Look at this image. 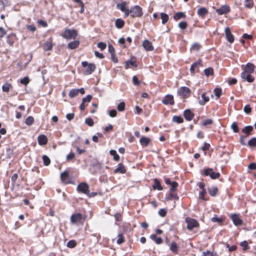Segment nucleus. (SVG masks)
<instances>
[{"label":"nucleus","instance_id":"obj_6","mask_svg":"<svg viewBox=\"0 0 256 256\" xmlns=\"http://www.w3.org/2000/svg\"><path fill=\"white\" fill-rule=\"evenodd\" d=\"M76 190L78 192L86 194H88L89 186L86 182H82L78 186Z\"/></svg>","mask_w":256,"mask_h":256},{"label":"nucleus","instance_id":"obj_55","mask_svg":"<svg viewBox=\"0 0 256 256\" xmlns=\"http://www.w3.org/2000/svg\"><path fill=\"white\" fill-rule=\"evenodd\" d=\"M178 27L182 30H184L187 27V24L185 22H181L178 24Z\"/></svg>","mask_w":256,"mask_h":256},{"label":"nucleus","instance_id":"obj_22","mask_svg":"<svg viewBox=\"0 0 256 256\" xmlns=\"http://www.w3.org/2000/svg\"><path fill=\"white\" fill-rule=\"evenodd\" d=\"M80 44V42L78 40H74L70 42L68 44V47L72 50L76 48Z\"/></svg>","mask_w":256,"mask_h":256},{"label":"nucleus","instance_id":"obj_14","mask_svg":"<svg viewBox=\"0 0 256 256\" xmlns=\"http://www.w3.org/2000/svg\"><path fill=\"white\" fill-rule=\"evenodd\" d=\"M230 10V7L226 5H224L220 8L216 10V12L219 14H223L228 12Z\"/></svg>","mask_w":256,"mask_h":256},{"label":"nucleus","instance_id":"obj_60","mask_svg":"<svg viewBox=\"0 0 256 256\" xmlns=\"http://www.w3.org/2000/svg\"><path fill=\"white\" fill-rule=\"evenodd\" d=\"M20 82L22 84L26 85L29 82V78L28 77L26 76L23 78L21 79Z\"/></svg>","mask_w":256,"mask_h":256},{"label":"nucleus","instance_id":"obj_64","mask_svg":"<svg viewBox=\"0 0 256 256\" xmlns=\"http://www.w3.org/2000/svg\"><path fill=\"white\" fill-rule=\"evenodd\" d=\"M92 96L91 95H88L86 97L84 98H82V102L83 103L86 102H90V100H92Z\"/></svg>","mask_w":256,"mask_h":256},{"label":"nucleus","instance_id":"obj_59","mask_svg":"<svg viewBox=\"0 0 256 256\" xmlns=\"http://www.w3.org/2000/svg\"><path fill=\"white\" fill-rule=\"evenodd\" d=\"M76 246V242L74 240H70L67 244V246L68 248H74Z\"/></svg>","mask_w":256,"mask_h":256},{"label":"nucleus","instance_id":"obj_5","mask_svg":"<svg viewBox=\"0 0 256 256\" xmlns=\"http://www.w3.org/2000/svg\"><path fill=\"white\" fill-rule=\"evenodd\" d=\"M186 222L187 223V228L189 230H192L194 228L198 226V222L194 218H186Z\"/></svg>","mask_w":256,"mask_h":256},{"label":"nucleus","instance_id":"obj_25","mask_svg":"<svg viewBox=\"0 0 256 256\" xmlns=\"http://www.w3.org/2000/svg\"><path fill=\"white\" fill-rule=\"evenodd\" d=\"M170 250L174 254H177L178 250V246L176 242H172L170 246Z\"/></svg>","mask_w":256,"mask_h":256},{"label":"nucleus","instance_id":"obj_54","mask_svg":"<svg viewBox=\"0 0 256 256\" xmlns=\"http://www.w3.org/2000/svg\"><path fill=\"white\" fill-rule=\"evenodd\" d=\"M240 246L242 247L244 250H246L248 248V242L246 240L242 242H240Z\"/></svg>","mask_w":256,"mask_h":256},{"label":"nucleus","instance_id":"obj_32","mask_svg":"<svg viewBox=\"0 0 256 256\" xmlns=\"http://www.w3.org/2000/svg\"><path fill=\"white\" fill-rule=\"evenodd\" d=\"M160 16L162 20V24H165L168 20V16L166 13L162 12L160 14Z\"/></svg>","mask_w":256,"mask_h":256},{"label":"nucleus","instance_id":"obj_10","mask_svg":"<svg viewBox=\"0 0 256 256\" xmlns=\"http://www.w3.org/2000/svg\"><path fill=\"white\" fill-rule=\"evenodd\" d=\"M6 42L10 46H12L17 38L14 34L12 33L7 36Z\"/></svg>","mask_w":256,"mask_h":256},{"label":"nucleus","instance_id":"obj_36","mask_svg":"<svg viewBox=\"0 0 256 256\" xmlns=\"http://www.w3.org/2000/svg\"><path fill=\"white\" fill-rule=\"evenodd\" d=\"M172 121L178 124H180L183 122L182 118L180 116H174L172 118Z\"/></svg>","mask_w":256,"mask_h":256},{"label":"nucleus","instance_id":"obj_50","mask_svg":"<svg viewBox=\"0 0 256 256\" xmlns=\"http://www.w3.org/2000/svg\"><path fill=\"white\" fill-rule=\"evenodd\" d=\"M85 124L88 126H92L94 125V122L91 118H88L85 120Z\"/></svg>","mask_w":256,"mask_h":256},{"label":"nucleus","instance_id":"obj_1","mask_svg":"<svg viewBox=\"0 0 256 256\" xmlns=\"http://www.w3.org/2000/svg\"><path fill=\"white\" fill-rule=\"evenodd\" d=\"M82 66L85 68L84 71V74L88 75L91 74L96 70V66L94 64H88L86 62H82Z\"/></svg>","mask_w":256,"mask_h":256},{"label":"nucleus","instance_id":"obj_56","mask_svg":"<svg viewBox=\"0 0 256 256\" xmlns=\"http://www.w3.org/2000/svg\"><path fill=\"white\" fill-rule=\"evenodd\" d=\"M231 128L234 132H238V128L236 122H233L232 124Z\"/></svg>","mask_w":256,"mask_h":256},{"label":"nucleus","instance_id":"obj_33","mask_svg":"<svg viewBox=\"0 0 256 256\" xmlns=\"http://www.w3.org/2000/svg\"><path fill=\"white\" fill-rule=\"evenodd\" d=\"M185 16H186V15L184 14V13H183L182 12H178L176 13L174 16V18L175 20H178L182 18H184Z\"/></svg>","mask_w":256,"mask_h":256},{"label":"nucleus","instance_id":"obj_8","mask_svg":"<svg viewBox=\"0 0 256 256\" xmlns=\"http://www.w3.org/2000/svg\"><path fill=\"white\" fill-rule=\"evenodd\" d=\"M204 174L206 176H209L212 179H216L219 178L220 174L219 172H214L212 169L208 168L204 170Z\"/></svg>","mask_w":256,"mask_h":256},{"label":"nucleus","instance_id":"obj_37","mask_svg":"<svg viewBox=\"0 0 256 256\" xmlns=\"http://www.w3.org/2000/svg\"><path fill=\"white\" fill-rule=\"evenodd\" d=\"M218 190L216 187H212L208 190V192L211 196H214L216 195Z\"/></svg>","mask_w":256,"mask_h":256},{"label":"nucleus","instance_id":"obj_18","mask_svg":"<svg viewBox=\"0 0 256 256\" xmlns=\"http://www.w3.org/2000/svg\"><path fill=\"white\" fill-rule=\"evenodd\" d=\"M38 143L40 146H43L48 142V138L44 134H40L38 138Z\"/></svg>","mask_w":256,"mask_h":256},{"label":"nucleus","instance_id":"obj_42","mask_svg":"<svg viewBox=\"0 0 256 256\" xmlns=\"http://www.w3.org/2000/svg\"><path fill=\"white\" fill-rule=\"evenodd\" d=\"M42 160H43L44 164L45 166H48L50 162V158L46 155H44L42 156Z\"/></svg>","mask_w":256,"mask_h":256},{"label":"nucleus","instance_id":"obj_2","mask_svg":"<svg viewBox=\"0 0 256 256\" xmlns=\"http://www.w3.org/2000/svg\"><path fill=\"white\" fill-rule=\"evenodd\" d=\"M178 94L183 98H187L190 96V90L186 86H182L178 89Z\"/></svg>","mask_w":256,"mask_h":256},{"label":"nucleus","instance_id":"obj_40","mask_svg":"<svg viewBox=\"0 0 256 256\" xmlns=\"http://www.w3.org/2000/svg\"><path fill=\"white\" fill-rule=\"evenodd\" d=\"M126 2H122V3L120 4H116V6L118 8H120V10L122 11V12H124L125 10L126 9Z\"/></svg>","mask_w":256,"mask_h":256},{"label":"nucleus","instance_id":"obj_9","mask_svg":"<svg viewBox=\"0 0 256 256\" xmlns=\"http://www.w3.org/2000/svg\"><path fill=\"white\" fill-rule=\"evenodd\" d=\"M162 102L165 105H173L174 104L173 96L170 94L166 95L162 100Z\"/></svg>","mask_w":256,"mask_h":256},{"label":"nucleus","instance_id":"obj_17","mask_svg":"<svg viewBox=\"0 0 256 256\" xmlns=\"http://www.w3.org/2000/svg\"><path fill=\"white\" fill-rule=\"evenodd\" d=\"M142 46L146 50L152 51L154 50L152 44L148 40H144V41Z\"/></svg>","mask_w":256,"mask_h":256},{"label":"nucleus","instance_id":"obj_27","mask_svg":"<svg viewBox=\"0 0 256 256\" xmlns=\"http://www.w3.org/2000/svg\"><path fill=\"white\" fill-rule=\"evenodd\" d=\"M124 24V21L121 18H118L116 20L115 25L118 28H122Z\"/></svg>","mask_w":256,"mask_h":256},{"label":"nucleus","instance_id":"obj_24","mask_svg":"<svg viewBox=\"0 0 256 256\" xmlns=\"http://www.w3.org/2000/svg\"><path fill=\"white\" fill-rule=\"evenodd\" d=\"M202 100H199V104L200 105H204L206 102L209 100V97L206 96V93H203L201 95Z\"/></svg>","mask_w":256,"mask_h":256},{"label":"nucleus","instance_id":"obj_28","mask_svg":"<svg viewBox=\"0 0 256 256\" xmlns=\"http://www.w3.org/2000/svg\"><path fill=\"white\" fill-rule=\"evenodd\" d=\"M52 44L50 41L45 42L43 46V48L44 50H50L52 49Z\"/></svg>","mask_w":256,"mask_h":256},{"label":"nucleus","instance_id":"obj_21","mask_svg":"<svg viewBox=\"0 0 256 256\" xmlns=\"http://www.w3.org/2000/svg\"><path fill=\"white\" fill-rule=\"evenodd\" d=\"M150 142V139L147 137L142 136L140 140V144L144 146H148Z\"/></svg>","mask_w":256,"mask_h":256},{"label":"nucleus","instance_id":"obj_61","mask_svg":"<svg viewBox=\"0 0 256 256\" xmlns=\"http://www.w3.org/2000/svg\"><path fill=\"white\" fill-rule=\"evenodd\" d=\"M244 110L246 114H250L251 112V108L249 104L245 106L244 108Z\"/></svg>","mask_w":256,"mask_h":256},{"label":"nucleus","instance_id":"obj_41","mask_svg":"<svg viewBox=\"0 0 256 256\" xmlns=\"http://www.w3.org/2000/svg\"><path fill=\"white\" fill-rule=\"evenodd\" d=\"M153 188L154 190L157 189L160 190L162 189V188L161 186L160 183L157 180H154V184L153 185Z\"/></svg>","mask_w":256,"mask_h":256},{"label":"nucleus","instance_id":"obj_3","mask_svg":"<svg viewBox=\"0 0 256 256\" xmlns=\"http://www.w3.org/2000/svg\"><path fill=\"white\" fill-rule=\"evenodd\" d=\"M78 35V32L75 30L66 29L62 36L66 39L74 38Z\"/></svg>","mask_w":256,"mask_h":256},{"label":"nucleus","instance_id":"obj_53","mask_svg":"<svg viewBox=\"0 0 256 256\" xmlns=\"http://www.w3.org/2000/svg\"><path fill=\"white\" fill-rule=\"evenodd\" d=\"M97 46L102 50H103L106 48V45L103 42H100L98 44Z\"/></svg>","mask_w":256,"mask_h":256},{"label":"nucleus","instance_id":"obj_49","mask_svg":"<svg viewBox=\"0 0 256 256\" xmlns=\"http://www.w3.org/2000/svg\"><path fill=\"white\" fill-rule=\"evenodd\" d=\"M204 72L206 76H209L212 75L213 74L214 70L212 68H208L205 69L204 70Z\"/></svg>","mask_w":256,"mask_h":256},{"label":"nucleus","instance_id":"obj_43","mask_svg":"<svg viewBox=\"0 0 256 256\" xmlns=\"http://www.w3.org/2000/svg\"><path fill=\"white\" fill-rule=\"evenodd\" d=\"M78 94V90L77 89H72L69 92V96L71 98H74Z\"/></svg>","mask_w":256,"mask_h":256},{"label":"nucleus","instance_id":"obj_12","mask_svg":"<svg viewBox=\"0 0 256 256\" xmlns=\"http://www.w3.org/2000/svg\"><path fill=\"white\" fill-rule=\"evenodd\" d=\"M225 34L228 41L230 43H232L234 41V37L228 27H226L225 28Z\"/></svg>","mask_w":256,"mask_h":256},{"label":"nucleus","instance_id":"obj_15","mask_svg":"<svg viewBox=\"0 0 256 256\" xmlns=\"http://www.w3.org/2000/svg\"><path fill=\"white\" fill-rule=\"evenodd\" d=\"M184 116L185 119L188 121L191 120L194 116V114L189 109L186 110L184 111Z\"/></svg>","mask_w":256,"mask_h":256},{"label":"nucleus","instance_id":"obj_4","mask_svg":"<svg viewBox=\"0 0 256 256\" xmlns=\"http://www.w3.org/2000/svg\"><path fill=\"white\" fill-rule=\"evenodd\" d=\"M142 15V9L138 6H135L131 8V16L140 17Z\"/></svg>","mask_w":256,"mask_h":256},{"label":"nucleus","instance_id":"obj_29","mask_svg":"<svg viewBox=\"0 0 256 256\" xmlns=\"http://www.w3.org/2000/svg\"><path fill=\"white\" fill-rule=\"evenodd\" d=\"M207 13H208L207 10L206 8H204V7L200 8H198V14L200 16L203 17Z\"/></svg>","mask_w":256,"mask_h":256},{"label":"nucleus","instance_id":"obj_11","mask_svg":"<svg viewBox=\"0 0 256 256\" xmlns=\"http://www.w3.org/2000/svg\"><path fill=\"white\" fill-rule=\"evenodd\" d=\"M252 74H248L246 72H242L241 74V78L244 80L248 82H252L254 81V78L251 76Z\"/></svg>","mask_w":256,"mask_h":256},{"label":"nucleus","instance_id":"obj_62","mask_svg":"<svg viewBox=\"0 0 256 256\" xmlns=\"http://www.w3.org/2000/svg\"><path fill=\"white\" fill-rule=\"evenodd\" d=\"M133 84L135 86H138L140 84V82L138 80V78L136 76H134L132 78Z\"/></svg>","mask_w":256,"mask_h":256},{"label":"nucleus","instance_id":"obj_20","mask_svg":"<svg viewBox=\"0 0 256 256\" xmlns=\"http://www.w3.org/2000/svg\"><path fill=\"white\" fill-rule=\"evenodd\" d=\"M114 172L116 173L118 172L120 174H124L126 172V170L124 168V166L122 164H118V168L114 170Z\"/></svg>","mask_w":256,"mask_h":256},{"label":"nucleus","instance_id":"obj_16","mask_svg":"<svg viewBox=\"0 0 256 256\" xmlns=\"http://www.w3.org/2000/svg\"><path fill=\"white\" fill-rule=\"evenodd\" d=\"M254 70V66L251 63H248L242 72H246L248 74H252Z\"/></svg>","mask_w":256,"mask_h":256},{"label":"nucleus","instance_id":"obj_51","mask_svg":"<svg viewBox=\"0 0 256 256\" xmlns=\"http://www.w3.org/2000/svg\"><path fill=\"white\" fill-rule=\"evenodd\" d=\"M202 256H217V255L215 253H213L209 250H207L206 252H202Z\"/></svg>","mask_w":256,"mask_h":256},{"label":"nucleus","instance_id":"obj_26","mask_svg":"<svg viewBox=\"0 0 256 256\" xmlns=\"http://www.w3.org/2000/svg\"><path fill=\"white\" fill-rule=\"evenodd\" d=\"M150 238L152 240L154 241L155 242L158 244H160L162 242V240L161 238L157 237L156 234H154L150 235Z\"/></svg>","mask_w":256,"mask_h":256},{"label":"nucleus","instance_id":"obj_48","mask_svg":"<svg viewBox=\"0 0 256 256\" xmlns=\"http://www.w3.org/2000/svg\"><path fill=\"white\" fill-rule=\"evenodd\" d=\"M117 108L118 111L122 112L125 108V103L124 102H120L117 106Z\"/></svg>","mask_w":256,"mask_h":256},{"label":"nucleus","instance_id":"obj_35","mask_svg":"<svg viewBox=\"0 0 256 256\" xmlns=\"http://www.w3.org/2000/svg\"><path fill=\"white\" fill-rule=\"evenodd\" d=\"M110 154L112 156H114V160L115 161H118V160H120V156H119L117 154L115 150H111L110 151Z\"/></svg>","mask_w":256,"mask_h":256},{"label":"nucleus","instance_id":"obj_39","mask_svg":"<svg viewBox=\"0 0 256 256\" xmlns=\"http://www.w3.org/2000/svg\"><path fill=\"white\" fill-rule=\"evenodd\" d=\"M118 238L116 242L118 244H122L124 242V238L122 234H118Z\"/></svg>","mask_w":256,"mask_h":256},{"label":"nucleus","instance_id":"obj_52","mask_svg":"<svg viewBox=\"0 0 256 256\" xmlns=\"http://www.w3.org/2000/svg\"><path fill=\"white\" fill-rule=\"evenodd\" d=\"M74 147L76 148L77 152L79 154H81L86 153V150L85 148L80 149L79 148V147L78 146H75Z\"/></svg>","mask_w":256,"mask_h":256},{"label":"nucleus","instance_id":"obj_19","mask_svg":"<svg viewBox=\"0 0 256 256\" xmlns=\"http://www.w3.org/2000/svg\"><path fill=\"white\" fill-rule=\"evenodd\" d=\"M202 60H199L197 62L193 63L190 66V72L192 74H194L195 69L201 65Z\"/></svg>","mask_w":256,"mask_h":256},{"label":"nucleus","instance_id":"obj_57","mask_svg":"<svg viewBox=\"0 0 256 256\" xmlns=\"http://www.w3.org/2000/svg\"><path fill=\"white\" fill-rule=\"evenodd\" d=\"M212 123V119H206L202 121V124L204 126H206L208 124H211Z\"/></svg>","mask_w":256,"mask_h":256},{"label":"nucleus","instance_id":"obj_13","mask_svg":"<svg viewBox=\"0 0 256 256\" xmlns=\"http://www.w3.org/2000/svg\"><path fill=\"white\" fill-rule=\"evenodd\" d=\"M231 218L235 226H238L242 224V220L239 218L238 214H232L231 216Z\"/></svg>","mask_w":256,"mask_h":256},{"label":"nucleus","instance_id":"obj_58","mask_svg":"<svg viewBox=\"0 0 256 256\" xmlns=\"http://www.w3.org/2000/svg\"><path fill=\"white\" fill-rule=\"evenodd\" d=\"M214 94L217 98H219L222 94V90L220 88H216L214 90Z\"/></svg>","mask_w":256,"mask_h":256},{"label":"nucleus","instance_id":"obj_31","mask_svg":"<svg viewBox=\"0 0 256 256\" xmlns=\"http://www.w3.org/2000/svg\"><path fill=\"white\" fill-rule=\"evenodd\" d=\"M201 47V46L200 44L198 42L194 43L190 48L191 51H196L197 52L199 50Z\"/></svg>","mask_w":256,"mask_h":256},{"label":"nucleus","instance_id":"obj_23","mask_svg":"<svg viewBox=\"0 0 256 256\" xmlns=\"http://www.w3.org/2000/svg\"><path fill=\"white\" fill-rule=\"evenodd\" d=\"M61 180L66 183H68L69 181L68 174L66 171L60 174Z\"/></svg>","mask_w":256,"mask_h":256},{"label":"nucleus","instance_id":"obj_46","mask_svg":"<svg viewBox=\"0 0 256 256\" xmlns=\"http://www.w3.org/2000/svg\"><path fill=\"white\" fill-rule=\"evenodd\" d=\"M248 144L250 146H256V138H253L248 140Z\"/></svg>","mask_w":256,"mask_h":256},{"label":"nucleus","instance_id":"obj_45","mask_svg":"<svg viewBox=\"0 0 256 256\" xmlns=\"http://www.w3.org/2000/svg\"><path fill=\"white\" fill-rule=\"evenodd\" d=\"M170 192L175 191L178 186V184L176 182H172V184H170Z\"/></svg>","mask_w":256,"mask_h":256},{"label":"nucleus","instance_id":"obj_63","mask_svg":"<svg viewBox=\"0 0 256 256\" xmlns=\"http://www.w3.org/2000/svg\"><path fill=\"white\" fill-rule=\"evenodd\" d=\"M117 114V112L115 110H112L109 111V116L112 118H114L116 116Z\"/></svg>","mask_w":256,"mask_h":256},{"label":"nucleus","instance_id":"obj_47","mask_svg":"<svg viewBox=\"0 0 256 256\" xmlns=\"http://www.w3.org/2000/svg\"><path fill=\"white\" fill-rule=\"evenodd\" d=\"M174 192V191L170 192V193L169 194V198H168V200H170V199H172V198L177 200L178 198V197L177 196L176 193Z\"/></svg>","mask_w":256,"mask_h":256},{"label":"nucleus","instance_id":"obj_7","mask_svg":"<svg viewBox=\"0 0 256 256\" xmlns=\"http://www.w3.org/2000/svg\"><path fill=\"white\" fill-rule=\"evenodd\" d=\"M82 219V215L80 213H76L72 214L70 216V222L72 224H76L78 222L81 223ZM83 222H82V224Z\"/></svg>","mask_w":256,"mask_h":256},{"label":"nucleus","instance_id":"obj_30","mask_svg":"<svg viewBox=\"0 0 256 256\" xmlns=\"http://www.w3.org/2000/svg\"><path fill=\"white\" fill-rule=\"evenodd\" d=\"M252 130H253L252 126H245L242 130V132L243 133L246 134V136H247L250 134V132Z\"/></svg>","mask_w":256,"mask_h":256},{"label":"nucleus","instance_id":"obj_38","mask_svg":"<svg viewBox=\"0 0 256 256\" xmlns=\"http://www.w3.org/2000/svg\"><path fill=\"white\" fill-rule=\"evenodd\" d=\"M34 122V118L32 116H28L25 121V123L27 126H31Z\"/></svg>","mask_w":256,"mask_h":256},{"label":"nucleus","instance_id":"obj_44","mask_svg":"<svg viewBox=\"0 0 256 256\" xmlns=\"http://www.w3.org/2000/svg\"><path fill=\"white\" fill-rule=\"evenodd\" d=\"M129 65H130L132 66H134V67H137V64H136V62L135 61H133V60H128L126 62V68H128V66H129Z\"/></svg>","mask_w":256,"mask_h":256},{"label":"nucleus","instance_id":"obj_34","mask_svg":"<svg viewBox=\"0 0 256 256\" xmlns=\"http://www.w3.org/2000/svg\"><path fill=\"white\" fill-rule=\"evenodd\" d=\"M12 85L9 83H5L2 86V90L4 92H9L10 88H12Z\"/></svg>","mask_w":256,"mask_h":256}]
</instances>
